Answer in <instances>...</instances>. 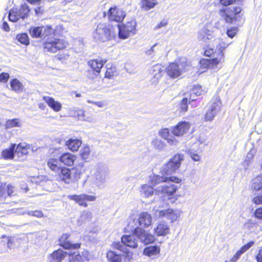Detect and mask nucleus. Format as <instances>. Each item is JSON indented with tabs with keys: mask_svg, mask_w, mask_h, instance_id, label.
<instances>
[{
	"mask_svg": "<svg viewBox=\"0 0 262 262\" xmlns=\"http://www.w3.org/2000/svg\"><path fill=\"white\" fill-rule=\"evenodd\" d=\"M221 38L214 39L213 46L216 48V51L213 54V58L209 59H203L201 60L200 63L204 67L213 69L217 67L220 63H223L224 60V50L229 46L231 42H228Z\"/></svg>",
	"mask_w": 262,
	"mask_h": 262,
	"instance_id": "obj_1",
	"label": "nucleus"
},
{
	"mask_svg": "<svg viewBox=\"0 0 262 262\" xmlns=\"http://www.w3.org/2000/svg\"><path fill=\"white\" fill-rule=\"evenodd\" d=\"M150 184L153 186L158 185L155 189L156 192L173 195L177 189V186L172 182L179 183L181 180L177 177L154 176L150 179Z\"/></svg>",
	"mask_w": 262,
	"mask_h": 262,
	"instance_id": "obj_2",
	"label": "nucleus"
},
{
	"mask_svg": "<svg viewBox=\"0 0 262 262\" xmlns=\"http://www.w3.org/2000/svg\"><path fill=\"white\" fill-rule=\"evenodd\" d=\"M110 172V169L106 165L98 164L92 171L90 179V185L93 188H103Z\"/></svg>",
	"mask_w": 262,
	"mask_h": 262,
	"instance_id": "obj_3",
	"label": "nucleus"
},
{
	"mask_svg": "<svg viewBox=\"0 0 262 262\" xmlns=\"http://www.w3.org/2000/svg\"><path fill=\"white\" fill-rule=\"evenodd\" d=\"M59 178L65 183L77 182L80 179L82 174L81 168L76 166L72 169L66 167L62 168L58 172Z\"/></svg>",
	"mask_w": 262,
	"mask_h": 262,
	"instance_id": "obj_4",
	"label": "nucleus"
},
{
	"mask_svg": "<svg viewBox=\"0 0 262 262\" xmlns=\"http://www.w3.org/2000/svg\"><path fill=\"white\" fill-rule=\"evenodd\" d=\"M241 11L242 9L239 6L224 7L220 10L219 14L226 23L231 24L239 20Z\"/></svg>",
	"mask_w": 262,
	"mask_h": 262,
	"instance_id": "obj_5",
	"label": "nucleus"
},
{
	"mask_svg": "<svg viewBox=\"0 0 262 262\" xmlns=\"http://www.w3.org/2000/svg\"><path fill=\"white\" fill-rule=\"evenodd\" d=\"M189 68V66L185 61V59L181 58L174 62L170 63L166 68V72L169 77L176 78L188 70Z\"/></svg>",
	"mask_w": 262,
	"mask_h": 262,
	"instance_id": "obj_6",
	"label": "nucleus"
},
{
	"mask_svg": "<svg viewBox=\"0 0 262 262\" xmlns=\"http://www.w3.org/2000/svg\"><path fill=\"white\" fill-rule=\"evenodd\" d=\"M94 39L99 42H105L111 39L113 36L111 27L105 23H100L93 34Z\"/></svg>",
	"mask_w": 262,
	"mask_h": 262,
	"instance_id": "obj_7",
	"label": "nucleus"
},
{
	"mask_svg": "<svg viewBox=\"0 0 262 262\" xmlns=\"http://www.w3.org/2000/svg\"><path fill=\"white\" fill-rule=\"evenodd\" d=\"M183 160V155H175L167 163L165 164L163 166L162 168L163 173L166 175L172 174L180 168L181 164V161Z\"/></svg>",
	"mask_w": 262,
	"mask_h": 262,
	"instance_id": "obj_8",
	"label": "nucleus"
},
{
	"mask_svg": "<svg viewBox=\"0 0 262 262\" xmlns=\"http://www.w3.org/2000/svg\"><path fill=\"white\" fill-rule=\"evenodd\" d=\"M67 45V42L64 39L55 37L47 38L43 43V48L48 52L56 53L64 49Z\"/></svg>",
	"mask_w": 262,
	"mask_h": 262,
	"instance_id": "obj_9",
	"label": "nucleus"
},
{
	"mask_svg": "<svg viewBox=\"0 0 262 262\" xmlns=\"http://www.w3.org/2000/svg\"><path fill=\"white\" fill-rule=\"evenodd\" d=\"M181 211L178 209L168 208L164 210H156L155 215L159 219H165L173 223L180 217Z\"/></svg>",
	"mask_w": 262,
	"mask_h": 262,
	"instance_id": "obj_10",
	"label": "nucleus"
},
{
	"mask_svg": "<svg viewBox=\"0 0 262 262\" xmlns=\"http://www.w3.org/2000/svg\"><path fill=\"white\" fill-rule=\"evenodd\" d=\"M136 22L132 19L125 24L118 25L119 29V37L122 39H125L129 37L130 35H134L136 32Z\"/></svg>",
	"mask_w": 262,
	"mask_h": 262,
	"instance_id": "obj_11",
	"label": "nucleus"
},
{
	"mask_svg": "<svg viewBox=\"0 0 262 262\" xmlns=\"http://www.w3.org/2000/svg\"><path fill=\"white\" fill-rule=\"evenodd\" d=\"M134 234L144 245L152 243L156 240L154 235L141 228H135Z\"/></svg>",
	"mask_w": 262,
	"mask_h": 262,
	"instance_id": "obj_12",
	"label": "nucleus"
},
{
	"mask_svg": "<svg viewBox=\"0 0 262 262\" xmlns=\"http://www.w3.org/2000/svg\"><path fill=\"white\" fill-rule=\"evenodd\" d=\"M68 198L71 200L74 201L80 206L84 207H86L88 206L86 202H94L96 200V197L95 196L88 195L84 193H81L79 195H70L68 196Z\"/></svg>",
	"mask_w": 262,
	"mask_h": 262,
	"instance_id": "obj_13",
	"label": "nucleus"
},
{
	"mask_svg": "<svg viewBox=\"0 0 262 262\" xmlns=\"http://www.w3.org/2000/svg\"><path fill=\"white\" fill-rule=\"evenodd\" d=\"M215 37L214 30L208 24H206L198 32V38L204 42H208Z\"/></svg>",
	"mask_w": 262,
	"mask_h": 262,
	"instance_id": "obj_14",
	"label": "nucleus"
},
{
	"mask_svg": "<svg viewBox=\"0 0 262 262\" xmlns=\"http://www.w3.org/2000/svg\"><path fill=\"white\" fill-rule=\"evenodd\" d=\"M70 234H63L59 239V245L66 249H77L80 247L81 243H73L69 240Z\"/></svg>",
	"mask_w": 262,
	"mask_h": 262,
	"instance_id": "obj_15",
	"label": "nucleus"
},
{
	"mask_svg": "<svg viewBox=\"0 0 262 262\" xmlns=\"http://www.w3.org/2000/svg\"><path fill=\"white\" fill-rule=\"evenodd\" d=\"M125 12L117 7L110 8L108 11V19L111 21L121 22L125 16Z\"/></svg>",
	"mask_w": 262,
	"mask_h": 262,
	"instance_id": "obj_16",
	"label": "nucleus"
},
{
	"mask_svg": "<svg viewBox=\"0 0 262 262\" xmlns=\"http://www.w3.org/2000/svg\"><path fill=\"white\" fill-rule=\"evenodd\" d=\"M138 222L139 228H147L152 225V218L147 212H142L138 214Z\"/></svg>",
	"mask_w": 262,
	"mask_h": 262,
	"instance_id": "obj_17",
	"label": "nucleus"
},
{
	"mask_svg": "<svg viewBox=\"0 0 262 262\" xmlns=\"http://www.w3.org/2000/svg\"><path fill=\"white\" fill-rule=\"evenodd\" d=\"M190 127V124L186 121H181L171 127L170 131L176 136H181L186 133Z\"/></svg>",
	"mask_w": 262,
	"mask_h": 262,
	"instance_id": "obj_18",
	"label": "nucleus"
},
{
	"mask_svg": "<svg viewBox=\"0 0 262 262\" xmlns=\"http://www.w3.org/2000/svg\"><path fill=\"white\" fill-rule=\"evenodd\" d=\"M154 231V233L158 236H164L169 233L170 228L165 222L161 221L157 223Z\"/></svg>",
	"mask_w": 262,
	"mask_h": 262,
	"instance_id": "obj_19",
	"label": "nucleus"
},
{
	"mask_svg": "<svg viewBox=\"0 0 262 262\" xmlns=\"http://www.w3.org/2000/svg\"><path fill=\"white\" fill-rule=\"evenodd\" d=\"M67 255V252L62 249L54 251L49 256V262H61Z\"/></svg>",
	"mask_w": 262,
	"mask_h": 262,
	"instance_id": "obj_20",
	"label": "nucleus"
},
{
	"mask_svg": "<svg viewBox=\"0 0 262 262\" xmlns=\"http://www.w3.org/2000/svg\"><path fill=\"white\" fill-rule=\"evenodd\" d=\"M76 160V156L69 152L64 153L59 157L60 162L68 166H73Z\"/></svg>",
	"mask_w": 262,
	"mask_h": 262,
	"instance_id": "obj_21",
	"label": "nucleus"
},
{
	"mask_svg": "<svg viewBox=\"0 0 262 262\" xmlns=\"http://www.w3.org/2000/svg\"><path fill=\"white\" fill-rule=\"evenodd\" d=\"M106 62V60L97 58L89 61L88 64L92 68L94 72L98 74L100 73L101 69Z\"/></svg>",
	"mask_w": 262,
	"mask_h": 262,
	"instance_id": "obj_22",
	"label": "nucleus"
},
{
	"mask_svg": "<svg viewBox=\"0 0 262 262\" xmlns=\"http://www.w3.org/2000/svg\"><path fill=\"white\" fill-rule=\"evenodd\" d=\"M122 243L124 245L136 248L138 247L137 241L134 235H124L121 238Z\"/></svg>",
	"mask_w": 262,
	"mask_h": 262,
	"instance_id": "obj_23",
	"label": "nucleus"
},
{
	"mask_svg": "<svg viewBox=\"0 0 262 262\" xmlns=\"http://www.w3.org/2000/svg\"><path fill=\"white\" fill-rule=\"evenodd\" d=\"M160 252V248L159 246H150L146 247L143 250V254L148 257H156Z\"/></svg>",
	"mask_w": 262,
	"mask_h": 262,
	"instance_id": "obj_24",
	"label": "nucleus"
},
{
	"mask_svg": "<svg viewBox=\"0 0 262 262\" xmlns=\"http://www.w3.org/2000/svg\"><path fill=\"white\" fill-rule=\"evenodd\" d=\"M47 166L52 171L55 172H58L62 168L61 166L59 159L57 158H51L47 160Z\"/></svg>",
	"mask_w": 262,
	"mask_h": 262,
	"instance_id": "obj_25",
	"label": "nucleus"
},
{
	"mask_svg": "<svg viewBox=\"0 0 262 262\" xmlns=\"http://www.w3.org/2000/svg\"><path fill=\"white\" fill-rule=\"evenodd\" d=\"M152 70L155 73L150 79V82L152 84L156 85L162 76L163 70H161V66L159 64L153 66Z\"/></svg>",
	"mask_w": 262,
	"mask_h": 262,
	"instance_id": "obj_26",
	"label": "nucleus"
},
{
	"mask_svg": "<svg viewBox=\"0 0 262 262\" xmlns=\"http://www.w3.org/2000/svg\"><path fill=\"white\" fill-rule=\"evenodd\" d=\"M43 99L47 102L48 105L55 112H59L61 108V104L60 102L55 101L53 98L49 96H44Z\"/></svg>",
	"mask_w": 262,
	"mask_h": 262,
	"instance_id": "obj_27",
	"label": "nucleus"
},
{
	"mask_svg": "<svg viewBox=\"0 0 262 262\" xmlns=\"http://www.w3.org/2000/svg\"><path fill=\"white\" fill-rule=\"evenodd\" d=\"M81 144L82 142L79 139H70L66 142V145L69 150L72 151H77L81 145Z\"/></svg>",
	"mask_w": 262,
	"mask_h": 262,
	"instance_id": "obj_28",
	"label": "nucleus"
},
{
	"mask_svg": "<svg viewBox=\"0 0 262 262\" xmlns=\"http://www.w3.org/2000/svg\"><path fill=\"white\" fill-rule=\"evenodd\" d=\"M154 189L152 187L144 184L141 186L140 194L142 197L149 198L154 194Z\"/></svg>",
	"mask_w": 262,
	"mask_h": 262,
	"instance_id": "obj_29",
	"label": "nucleus"
},
{
	"mask_svg": "<svg viewBox=\"0 0 262 262\" xmlns=\"http://www.w3.org/2000/svg\"><path fill=\"white\" fill-rule=\"evenodd\" d=\"M251 189L254 190H260L262 189V174L254 178L251 181Z\"/></svg>",
	"mask_w": 262,
	"mask_h": 262,
	"instance_id": "obj_30",
	"label": "nucleus"
},
{
	"mask_svg": "<svg viewBox=\"0 0 262 262\" xmlns=\"http://www.w3.org/2000/svg\"><path fill=\"white\" fill-rule=\"evenodd\" d=\"M43 26L32 27L29 29V34L33 38H42Z\"/></svg>",
	"mask_w": 262,
	"mask_h": 262,
	"instance_id": "obj_31",
	"label": "nucleus"
},
{
	"mask_svg": "<svg viewBox=\"0 0 262 262\" xmlns=\"http://www.w3.org/2000/svg\"><path fill=\"white\" fill-rule=\"evenodd\" d=\"M204 93L200 85L194 86L191 90L190 94L188 96L189 97V102L195 100L194 96H200Z\"/></svg>",
	"mask_w": 262,
	"mask_h": 262,
	"instance_id": "obj_32",
	"label": "nucleus"
},
{
	"mask_svg": "<svg viewBox=\"0 0 262 262\" xmlns=\"http://www.w3.org/2000/svg\"><path fill=\"white\" fill-rule=\"evenodd\" d=\"M29 148V145L25 143L19 144L15 148V154H17L18 156L21 155H26L28 154V149Z\"/></svg>",
	"mask_w": 262,
	"mask_h": 262,
	"instance_id": "obj_33",
	"label": "nucleus"
},
{
	"mask_svg": "<svg viewBox=\"0 0 262 262\" xmlns=\"http://www.w3.org/2000/svg\"><path fill=\"white\" fill-rule=\"evenodd\" d=\"M15 148V145L12 144L9 149L4 150L2 152V156L3 158L5 159H12L14 157V155H15V152H14Z\"/></svg>",
	"mask_w": 262,
	"mask_h": 262,
	"instance_id": "obj_34",
	"label": "nucleus"
},
{
	"mask_svg": "<svg viewBox=\"0 0 262 262\" xmlns=\"http://www.w3.org/2000/svg\"><path fill=\"white\" fill-rule=\"evenodd\" d=\"M42 38H53L52 35H55V30L51 26L47 25L43 26L42 29Z\"/></svg>",
	"mask_w": 262,
	"mask_h": 262,
	"instance_id": "obj_35",
	"label": "nucleus"
},
{
	"mask_svg": "<svg viewBox=\"0 0 262 262\" xmlns=\"http://www.w3.org/2000/svg\"><path fill=\"white\" fill-rule=\"evenodd\" d=\"M92 217V212L87 210H84L82 211L79 219L78 220V222L80 225H81L88 221H90Z\"/></svg>",
	"mask_w": 262,
	"mask_h": 262,
	"instance_id": "obj_36",
	"label": "nucleus"
},
{
	"mask_svg": "<svg viewBox=\"0 0 262 262\" xmlns=\"http://www.w3.org/2000/svg\"><path fill=\"white\" fill-rule=\"evenodd\" d=\"M107 258L109 262H121L122 257L120 254L110 251L107 253Z\"/></svg>",
	"mask_w": 262,
	"mask_h": 262,
	"instance_id": "obj_37",
	"label": "nucleus"
},
{
	"mask_svg": "<svg viewBox=\"0 0 262 262\" xmlns=\"http://www.w3.org/2000/svg\"><path fill=\"white\" fill-rule=\"evenodd\" d=\"M17 12L20 18L25 19L28 17L30 9L28 5L26 4L21 5V7Z\"/></svg>",
	"mask_w": 262,
	"mask_h": 262,
	"instance_id": "obj_38",
	"label": "nucleus"
},
{
	"mask_svg": "<svg viewBox=\"0 0 262 262\" xmlns=\"http://www.w3.org/2000/svg\"><path fill=\"white\" fill-rule=\"evenodd\" d=\"M22 123L19 119L15 118L13 119L8 120L6 121L5 127L6 128H11L13 127L21 126Z\"/></svg>",
	"mask_w": 262,
	"mask_h": 262,
	"instance_id": "obj_39",
	"label": "nucleus"
},
{
	"mask_svg": "<svg viewBox=\"0 0 262 262\" xmlns=\"http://www.w3.org/2000/svg\"><path fill=\"white\" fill-rule=\"evenodd\" d=\"M190 103V102H189V97H188V95H186V97L182 99L179 106L180 112L182 114H184L187 111L188 104Z\"/></svg>",
	"mask_w": 262,
	"mask_h": 262,
	"instance_id": "obj_40",
	"label": "nucleus"
},
{
	"mask_svg": "<svg viewBox=\"0 0 262 262\" xmlns=\"http://www.w3.org/2000/svg\"><path fill=\"white\" fill-rule=\"evenodd\" d=\"M156 5V0H143L141 8L144 11H148Z\"/></svg>",
	"mask_w": 262,
	"mask_h": 262,
	"instance_id": "obj_41",
	"label": "nucleus"
},
{
	"mask_svg": "<svg viewBox=\"0 0 262 262\" xmlns=\"http://www.w3.org/2000/svg\"><path fill=\"white\" fill-rule=\"evenodd\" d=\"M10 86L12 90L19 92L23 90V86L20 81L15 78L13 79L10 82Z\"/></svg>",
	"mask_w": 262,
	"mask_h": 262,
	"instance_id": "obj_42",
	"label": "nucleus"
},
{
	"mask_svg": "<svg viewBox=\"0 0 262 262\" xmlns=\"http://www.w3.org/2000/svg\"><path fill=\"white\" fill-rule=\"evenodd\" d=\"M91 150L89 146L83 145L80 150V155L81 158L83 160L89 159L90 155Z\"/></svg>",
	"mask_w": 262,
	"mask_h": 262,
	"instance_id": "obj_43",
	"label": "nucleus"
},
{
	"mask_svg": "<svg viewBox=\"0 0 262 262\" xmlns=\"http://www.w3.org/2000/svg\"><path fill=\"white\" fill-rule=\"evenodd\" d=\"M213 101V103L209 108L217 114L221 110L222 103L220 100L217 98L214 99Z\"/></svg>",
	"mask_w": 262,
	"mask_h": 262,
	"instance_id": "obj_44",
	"label": "nucleus"
},
{
	"mask_svg": "<svg viewBox=\"0 0 262 262\" xmlns=\"http://www.w3.org/2000/svg\"><path fill=\"white\" fill-rule=\"evenodd\" d=\"M254 243L253 242H250L248 244L243 246L239 250H238L234 254L235 257L237 258H239L241 255L248 250L251 246H253Z\"/></svg>",
	"mask_w": 262,
	"mask_h": 262,
	"instance_id": "obj_45",
	"label": "nucleus"
},
{
	"mask_svg": "<svg viewBox=\"0 0 262 262\" xmlns=\"http://www.w3.org/2000/svg\"><path fill=\"white\" fill-rule=\"evenodd\" d=\"M151 144L155 148L159 150H163L166 147L165 143L161 140L158 139H155L153 140Z\"/></svg>",
	"mask_w": 262,
	"mask_h": 262,
	"instance_id": "obj_46",
	"label": "nucleus"
},
{
	"mask_svg": "<svg viewBox=\"0 0 262 262\" xmlns=\"http://www.w3.org/2000/svg\"><path fill=\"white\" fill-rule=\"evenodd\" d=\"M16 39L21 43L25 45H28L29 44V39L27 33L17 34Z\"/></svg>",
	"mask_w": 262,
	"mask_h": 262,
	"instance_id": "obj_47",
	"label": "nucleus"
},
{
	"mask_svg": "<svg viewBox=\"0 0 262 262\" xmlns=\"http://www.w3.org/2000/svg\"><path fill=\"white\" fill-rule=\"evenodd\" d=\"M216 115L212 110L209 108L205 114L204 120L206 121H211L214 119Z\"/></svg>",
	"mask_w": 262,
	"mask_h": 262,
	"instance_id": "obj_48",
	"label": "nucleus"
},
{
	"mask_svg": "<svg viewBox=\"0 0 262 262\" xmlns=\"http://www.w3.org/2000/svg\"><path fill=\"white\" fill-rule=\"evenodd\" d=\"M70 262H83V258L79 253H72L69 254Z\"/></svg>",
	"mask_w": 262,
	"mask_h": 262,
	"instance_id": "obj_49",
	"label": "nucleus"
},
{
	"mask_svg": "<svg viewBox=\"0 0 262 262\" xmlns=\"http://www.w3.org/2000/svg\"><path fill=\"white\" fill-rule=\"evenodd\" d=\"M18 239L15 237H10L8 238L7 242V247L9 249H14L17 246Z\"/></svg>",
	"mask_w": 262,
	"mask_h": 262,
	"instance_id": "obj_50",
	"label": "nucleus"
},
{
	"mask_svg": "<svg viewBox=\"0 0 262 262\" xmlns=\"http://www.w3.org/2000/svg\"><path fill=\"white\" fill-rule=\"evenodd\" d=\"M159 45L158 43H155L151 48L146 52V55L151 57H154L157 50H159Z\"/></svg>",
	"mask_w": 262,
	"mask_h": 262,
	"instance_id": "obj_51",
	"label": "nucleus"
},
{
	"mask_svg": "<svg viewBox=\"0 0 262 262\" xmlns=\"http://www.w3.org/2000/svg\"><path fill=\"white\" fill-rule=\"evenodd\" d=\"M20 18L17 14V12L11 9L9 14V19L10 21L13 22L17 21Z\"/></svg>",
	"mask_w": 262,
	"mask_h": 262,
	"instance_id": "obj_52",
	"label": "nucleus"
},
{
	"mask_svg": "<svg viewBox=\"0 0 262 262\" xmlns=\"http://www.w3.org/2000/svg\"><path fill=\"white\" fill-rule=\"evenodd\" d=\"M86 101L88 103L93 104L100 108L105 107L107 105L106 101L105 100L95 101L88 99Z\"/></svg>",
	"mask_w": 262,
	"mask_h": 262,
	"instance_id": "obj_53",
	"label": "nucleus"
},
{
	"mask_svg": "<svg viewBox=\"0 0 262 262\" xmlns=\"http://www.w3.org/2000/svg\"><path fill=\"white\" fill-rule=\"evenodd\" d=\"M159 134L162 138L165 140L168 139V138L170 136L169 129L166 128L161 129L159 131Z\"/></svg>",
	"mask_w": 262,
	"mask_h": 262,
	"instance_id": "obj_54",
	"label": "nucleus"
},
{
	"mask_svg": "<svg viewBox=\"0 0 262 262\" xmlns=\"http://www.w3.org/2000/svg\"><path fill=\"white\" fill-rule=\"evenodd\" d=\"M237 32V28L236 27H231L229 28L227 30V35L228 36L231 38H232L236 34Z\"/></svg>",
	"mask_w": 262,
	"mask_h": 262,
	"instance_id": "obj_55",
	"label": "nucleus"
},
{
	"mask_svg": "<svg viewBox=\"0 0 262 262\" xmlns=\"http://www.w3.org/2000/svg\"><path fill=\"white\" fill-rule=\"evenodd\" d=\"M188 154L193 161H199L200 160V157L195 151H193L191 149L189 150L188 151Z\"/></svg>",
	"mask_w": 262,
	"mask_h": 262,
	"instance_id": "obj_56",
	"label": "nucleus"
},
{
	"mask_svg": "<svg viewBox=\"0 0 262 262\" xmlns=\"http://www.w3.org/2000/svg\"><path fill=\"white\" fill-rule=\"evenodd\" d=\"M166 140L170 146H176L178 143V141L176 138L171 136H169Z\"/></svg>",
	"mask_w": 262,
	"mask_h": 262,
	"instance_id": "obj_57",
	"label": "nucleus"
},
{
	"mask_svg": "<svg viewBox=\"0 0 262 262\" xmlns=\"http://www.w3.org/2000/svg\"><path fill=\"white\" fill-rule=\"evenodd\" d=\"M28 213L29 215L34 216L37 217H41L43 216L42 212L39 210L30 211H29Z\"/></svg>",
	"mask_w": 262,
	"mask_h": 262,
	"instance_id": "obj_58",
	"label": "nucleus"
},
{
	"mask_svg": "<svg viewBox=\"0 0 262 262\" xmlns=\"http://www.w3.org/2000/svg\"><path fill=\"white\" fill-rule=\"evenodd\" d=\"M9 78V75L6 73H2L0 74V82L5 83L7 82Z\"/></svg>",
	"mask_w": 262,
	"mask_h": 262,
	"instance_id": "obj_59",
	"label": "nucleus"
},
{
	"mask_svg": "<svg viewBox=\"0 0 262 262\" xmlns=\"http://www.w3.org/2000/svg\"><path fill=\"white\" fill-rule=\"evenodd\" d=\"M168 24V21L166 19L162 20L160 23H159L155 27L154 30H157L163 27L166 26Z\"/></svg>",
	"mask_w": 262,
	"mask_h": 262,
	"instance_id": "obj_60",
	"label": "nucleus"
},
{
	"mask_svg": "<svg viewBox=\"0 0 262 262\" xmlns=\"http://www.w3.org/2000/svg\"><path fill=\"white\" fill-rule=\"evenodd\" d=\"M215 51H214V50L212 48H208L206 49L204 51V55L206 56L211 57L212 56V58H213V54Z\"/></svg>",
	"mask_w": 262,
	"mask_h": 262,
	"instance_id": "obj_61",
	"label": "nucleus"
},
{
	"mask_svg": "<svg viewBox=\"0 0 262 262\" xmlns=\"http://www.w3.org/2000/svg\"><path fill=\"white\" fill-rule=\"evenodd\" d=\"M252 202L255 204H262V194L254 196L252 199Z\"/></svg>",
	"mask_w": 262,
	"mask_h": 262,
	"instance_id": "obj_62",
	"label": "nucleus"
},
{
	"mask_svg": "<svg viewBox=\"0 0 262 262\" xmlns=\"http://www.w3.org/2000/svg\"><path fill=\"white\" fill-rule=\"evenodd\" d=\"M115 70L112 68L107 69L105 72V77L110 78L114 74Z\"/></svg>",
	"mask_w": 262,
	"mask_h": 262,
	"instance_id": "obj_63",
	"label": "nucleus"
},
{
	"mask_svg": "<svg viewBox=\"0 0 262 262\" xmlns=\"http://www.w3.org/2000/svg\"><path fill=\"white\" fill-rule=\"evenodd\" d=\"M254 214L256 218L262 220V207L257 208L255 210Z\"/></svg>",
	"mask_w": 262,
	"mask_h": 262,
	"instance_id": "obj_64",
	"label": "nucleus"
}]
</instances>
